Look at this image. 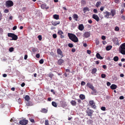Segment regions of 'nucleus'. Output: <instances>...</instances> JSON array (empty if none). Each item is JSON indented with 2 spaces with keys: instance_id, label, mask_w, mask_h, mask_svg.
Segmentation results:
<instances>
[{
  "instance_id": "55",
  "label": "nucleus",
  "mask_w": 125,
  "mask_h": 125,
  "mask_svg": "<svg viewBox=\"0 0 125 125\" xmlns=\"http://www.w3.org/2000/svg\"><path fill=\"white\" fill-rule=\"evenodd\" d=\"M123 20H125V16L124 15H122L121 16Z\"/></svg>"
},
{
  "instance_id": "13",
  "label": "nucleus",
  "mask_w": 125,
  "mask_h": 125,
  "mask_svg": "<svg viewBox=\"0 0 125 125\" xmlns=\"http://www.w3.org/2000/svg\"><path fill=\"white\" fill-rule=\"evenodd\" d=\"M41 7L43 9H47L49 8V7L47 6L45 4H42L41 5Z\"/></svg>"
},
{
  "instance_id": "27",
  "label": "nucleus",
  "mask_w": 125,
  "mask_h": 125,
  "mask_svg": "<svg viewBox=\"0 0 125 125\" xmlns=\"http://www.w3.org/2000/svg\"><path fill=\"white\" fill-rule=\"evenodd\" d=\"M47 110L43 108L41 110V112L44 113H46L47 112Z\"/></svg>"
},
{
  "instance_id": "49",
  "label": "nucleus",
  "mask_w": 125,
  "mask_h": 125,
  "mask_svg": "<svg viewBox=\"0 0 125 125\" xmlns=\"http://www.w3.org/2000/svg\"><path fill=\"white\" fill-rule=\"evenodd\" d=\"M93 11L95 13H97V10L96 9H94V10Z\"/></svg>"
},
{
  "instance_id": "6",
  "label": "nucleus",
  "mask_w": 125,
  "mask_h": 125,
  "mask_svg": "<svg viewBox=\"0 0 125 125\" xmlns=\"http://www.w3.org/2000/svg\"><path fill=\"white\" fill-rule=\"evenodd\" d=\"M28 122V121L27 120L25 119H23L20 121V123L21 125H26L27 124Z\"/></svg>"
},
{
  "instance_id": "18",
  "label": "nucleus",
  "mask_w": 125,
  "mask_h": 125,
  "mask_svg": "<svg viewBox=\"0 0 125 125\" xmlns=\"http://www.w3.org/2000/svg\"><path fill=\"white\" fill-rule=\"evenodd\" d=\"M111 88L112 89L114 90L116 88L117 86L115 84H112L110 86Z\"/></svg>"
},
{
  "instance_id": "52",
  "label": "nucleus",
  "mask_w": 125,
  "mask_h": 125,
  "mask_svg": "<svg viewBox=\"0 0 125 125\" xmlns=\"http://www.w3.org/2000/svg\"><path fill=\"white\" fill-rule=\"evenodd\" d=\"M104 7H101L100 8V10L101 11H103V10H104Z\"/></svg>"
},
{
  "instance_id": "14",
  "label": "nucleus",
  "mask_w": 125,
  "mask_h": 125,
  "mask_svg": "<svg viewBox=\"0 0 125 125\" xmlns=\"http://www.w3.org/2000/svg\"><path fill=\"white\" fill-rule=\"evenodd\" d=\"M57 53L58 54L61 55L62 57H63L62 52L61 50L59 49H58L57 50Z\"/></svg>"
},
{
  "instance_id": "8",
  "label": "nucleus",
  "mask_w": 125,
  "mask_h": 125,
  "mask_svg": "<svg viewBox=\"0 0 125 125\" xmlns=\"http://www.w3.org/2000/svg\"><path fill=\"white\" fill-rule=\"evenodd\" d=\"M92 18L95 19L97 21H98L99 19L98 16L95 14H94L93 15Z\"/></svg>"
},
{
  "instance_id": "64",
  "label": "nucleus",
  "mask_w": 125,
  "mask_h": 125,
  "mask_svg": "<svg viewBox=\"0 0 125 125\" xmlns=\"http://www.w3.org/2000/svg\"><path fill=\"white\" fill-rule=\"evenodd\" d=\"M115 1L116 3H118L119 1V0H115Z\"/></svg>"
},
{
  "instance_id": "5",
  "label": "nucleus",
  "mask_w": 125,
  "mask_h": 125,
  "mask_svg": "<svg viewBox=\"0 0 125 125\" xmlns=\"http://www.w3.org/2000/svg\"><path fill=\"white\" fill-rule=\"evenodd\" d=\"M6 6L8 7H10L12 6L13 5V2L11 0H8L6 2Z\"/></svg>"
},
{
  "instance_id": "23",
  "label": "nucleus",
  "mask_w": 125,
  "mask_h": 125,
  "mask_svg": "<svg viewBox=\"0 0 125 125\" xmlns=\"http://www.w3.org/2000/svg\"><path fill=\"white\" fill-rule=\"evenodd\" d=\"M71 104L73 105V106H75L76 103V102L72 100V101L71 102Z\"/></svg>"
},
{
  "instance_id": "3",
  "label": "nucleus",
  "mask_w": 125,
  "mask_h": 125,
  "mask_svg": "<svg viewBox=\"0 0 125 125\" xmlns=\"http://www.w3.org/2000/svg\"><path fill=\"white\" fill-rule=\"evenodd\" d=\"M8 37L12 38V39H11V40H16L18 38L17 36L14 33H8Z\"/></svg>"
},
{
  "instance_id": "2",
  "label": "nucleus",
  "mask_w": 125,
  "mask_h": 125,
  "mask_svg": "<svg viewBox=\"0 0 125 125\" xmlns=\"http://www.w3.org/2000/svg\"><path fill=\"white\" fill-rule=\"evenodd\" d=\"M119 51L122 54L125 55V43L122 44L120 46Z\"/></svg>"
},
{
  "instance_id": "16",
  "label": "nucleus",
  "mask_w": 125,
  "mask_h": 125,
  "mask_svg": "<svg viewBox=\"0 0 125 125\" xmlns=\"http://www.w3.org/2000/svg\"><path fill=\"white\" fill-rule=\"evenodd\" d=\"M84 28L83 24H81L79 26V29L81 31H82L84 29Z\"/></svg>"
},
{
  "instance_id": "39",
  "label": "nucleus",
  "mask_w": 125,
  "mask_h": 125,
  "mask_svg": "<svg viewBox=\"0 0 125 125\" xmlns=\"http://www.w3.org/2000/svg\"><path fill=\"white\" fill-rule=\"evenodd\" d=\"M44 61L42 59H41L40 60L39 62L41 64H42L43 63Z\"/></svg>"
},
{
  "instance_id": "12",
  "label": "nucleus",
  "mask_w": 125,
  "mask_h": 125,
  "mask_svg": "<svg viewBox=\"0 0 125 125\" xmlns=\"http://www.w3.org/2000/svg\"><path fill=\"white\" fill-rule=\"evenodd\" d=\"M90 35V33L89 32H85L83 35V36L86 38L88 37Z\"/></svg>"
},
{
  "instance_id": "57",
  "label": "nucleus",
  "mask_w": 125,
  "mask_h": 125,
  "mask_svg": "<svg viewBox=\"0 0 125 125\" xmlns=\"http://www.w3.org/2000/svg\"><path fill=\"white\" fill-rule=\"evenodd\" d=\"M103 67L104 69H105L106 68V66L105 65H103Z\"/></svg>"
},
{
  "instance_id": "17",
  "label": "nucleus",
  "mask_w": 125,
  "mask_h": 125,
  "mask_svg": "<svg viewBox=\"0 0 125 125\" xmlns=\"http://www.w3.org/2000/svg\"><path fill=\"white\" fill-rule=\"evenodd\" d=\"M25 100L27 101H29L30 99V98L28 95H26L24 97Z\"/></svg>"
},
{
  "instance_id": "51",
  "label": "nucleus",
  "mask_w": 125,
  "mask_h": 125,
  "mask_svg": "<svg viewBox=\"0 0 125 125\" xmlns=\"http://www.w3.org/2000/svg\"><path fill=\"white\" fill-rule=\"evenodd\" d=\"M17 28V27L16 26H14L13 28V30H16Z\"/></svg>"
},
{
  "instance_id": "32",
  "label": "nucleus",
  "mask_w": 125,
  "mask_h": 125,
  "mask_svg": "<svg viewBox=\"0 0 125 125\" xmlns=\"http://www.w3.org/2000/svg\"><path fill=\"white\" fill-rule=\"evenodd\" d=\"M97 71V69L96 68H94L92 70V74H94Z\"/></svg>"
},
{
  "instance_id": "29",
  "label": "nucleus",
  "mask_w": 125,
  "mask_h": 125,
  "mask_svg": "<svg viewBox=\"0 0 125 125\" xmlns=\"http://www.w3.org/2000/svg\"><path fill=\"white\" fill-rule=\"evenodd\" d=\"M32 105V103L31 102H30L26 103V105L27 106H31Z\"/></svg>"
},
{
  "instance_id": "25",
  "label": "nucleus",
  "mask_w": 125,
  "mask_h": 125,
  "mask_svg": "<svg viewBox=\"0 0 125 125\" xmlns=\"http://www.w3.org/2000/svg\"><path fill=\"white\" fill-rule=\"evenodd\" d=\"M73 18L76 21L77 20V19L78 18V15L76 14H74L73 15Z\"/></svg>"
},
{
  "instance_id": "37",
  "label": "nucleus",
  "mask_w": 125,
  "mask_h": 125,
  "mask_svg": "<svg viewBox=\"0 0 125 125\" xmlns=\"http://www.w3.org/2000/svg\"><path fill=\"white\" fill-rule=\"evenodd\" d=\"M45 125H49L48 121L47 120H45Z\"/></svg>"
},
{
  "instance_id": "62",
  "label": "nucleus",
  "mask_w": 125,
  "mask_h": 125,
  "mask_svg": "<svg viewBox=\"0 0 125 125\" xmlns=\"http://www.w3.org/2000/svg\"><path fill=\"white\" fill-rule=\"evenodd\" d=\"M26 9V7H24L22 8V10L23 11H24Z\"/></svg>"
},
{
  "instance_id": "43",
  "label": "nucleus",
  "mask_w": 125,
  "mask_h": 125,
  "mask_svg": "<svg viewBox=\"0 0 125 125\" xmlns=\"http://www.w3.org/2000/svg\"><path fill=\"white\" fill-rule=\"evenodd\" d=\"M101 109L102 110L104 111L105 110V108L104 107H102L101 108Z\"/></svg>"
},
{
  "instance_id": "50",
  "label": "nucleus",
  "mask_w": 125,
  "mask_h": 125,
  "mask_svg": "<svg viewBox=\"0 0 125 125\" xmlns=\"http://www.w3.org/2000/svg\"><path fill=\"white\" fill-rule=\"evenodd\" d=\"M88 22L90 24L92 22V21L91 20H88Z\"/></svg>"
},
{
  "instance_id": "11",
  "label": "nucleus",
  "mask_w": 125,
  "mask_h": 125,
  "mask_svg": "<svg viewBox=\"0 0 125 125\" xmlns=\"http://www.w3.org/2000/svg\"><path fill=\"white\" fill-rule=\"evenodd\" d=\"M93 111L90 109L89 110L87 111V113L88 115L90 116H92L93 113Z\"/></svg>"
},
{
  "instance_id": "20",
  "label": "nucleus",
  "mask_w": 125,
  "mask_h": 125,
  "mask_svg": "<svg viewBox=\"0 0 125 125\" xmlns=\"http://www.w3.org/2000/svg\"><path fill=\"white\" fill-rule=\"evenodd\" d=\"M96 57L97 58L100 59H103V57L101 56L98 53L96 54Z\"/></svg>"
},
{
  "instance_id": "9",
  "label": "nucleus",
  "mask_w": 125,
  "mask_h": 125,
  "mask_svg": "<svg viewBox=\"0 0 125 125\" xmlns=\"http://www.w3.org/2000/svg\"><path fill=\"white\" fill-rule=\"evenodd\" d=\"M57 33L59 35H61L60 37L62 39L64 38V36L62 35L63 34V33L62 31L59 30L58 31Z\"/></svg>"
},
{
  "instance_id": "10",
  "label": "nucleus",
  "mask_w": 125,
  "mask_h": 125,
  "mask_svg": "<svg viewBox=\"0 0 125 125\" xmlns=\"http://www.w3.org/2000/svg\"><path fill=\"white\" fill-rule=\"evenodd\" d=\"M87 85L88 87L91 89L93 91H95V90L94 89V87L92 85L88 83L87 84Z\"/></svg>"
},
{
  "instance_id": "54",
  "label": "nucleus",
  "mask_w": 125,
  "mask_h": 125,
  "mask_svg": "<svg viewBox=\"0 0 125 125\" xmlns=\"http://www.w3.org/2000/svg\"><path fill=\"white\" fill-rule=\"evenodd\" d=\"M87 52L89 54H90L91 53V52L90 51L88 50L87 51Z\"/></svg>"
},
{
  "instance_id": "4",
  "label": "nucleus",
  "mask_w": 125,
  "mask_h": 125,
  "mask_svg": "<svg viewBox=\"0 0 125 125\" xmlns=\"http://www.w3.org/2000/svg\"><path fill=\"white\" fill-rule=\"evenodd\" d=\"M103 13L104 15V17L107 19H109L110 18L109 16L111 15V13H110L107 11H105L103 12Z\"/></svg>"
},
{
  "instance_id": "21",
  "label": "nucleus",
  "mask_w": 125,
  "mask_h": 125,
  "mask_svg": "<svg viewBox=\"0 0 125 125\" xmlns=\"http://www.w3.org/2000/svg\"><path fill=\"white\" fill-rule=\"evenodd\" d=\"M64 61L62 59H60L58 60V63L59 65H61L63 62Z\"/></svg>"
},
{
  "instance_id": "44",
  "label": "nucleus",
  "mask_w": 125,
  "mask_h": 125,
  "mask_svg": "<svg viewBox=\"0 0 125 125\" xmlns=\"http://www.w3.org/2000/svg\"><path fill=\"white\" fill-rule=\"evenodd\" d=\"M52 36H53V37L55 39L57 37V35H56L55 34H53L52 35Z\"/></svg>"
},
{
  "instance_id": "36",
  "label": "nucleus",
  "mask_w": 125,
  "mask_h": 125,
  "mask_svg": "<svg viewBox=\"0 0 125 125\" xmlns=\"http://www.w3.org/2000/svg\"><path fill=\"white\" fill-rule=\"evenodd\" d=\"M14 48L12 47H11L9 48V50L10 52H11L13 51Z\"/></svg>"
},
{
  "instance_id": "7",
  "label": "nucleus",
  "mask_w": 125,
  "mask_h": 125,
  "mask_svg": "<svg viewBox=\"0 0 125 125\" xmlns=\"http://www.w3.org/2000/svg\"><path fill=\"white\" fill-rule=\"evenodd\" d=\"M89 103L91 107L94 108L96 107V106L95 105V103L93 100H91L89 101Z\"/></svg>"
},
{
  "instance_id": "42",
  "label": "nucleus",
  "mask_w": 125,
  "mask_h": 125,
  "mask_svg": "<svg viewBox=\"0 0 125 125\" xmlns=\"http://www.w3.org/2000/svg\"><path fill=\"white\" fill-rule=\"evenodd\" d=\"M95 42L96 44L97 45L99 43V41L98 39H96L95 41Z\"/></svg>"
},
{
  "instance_id": "38",
  "label": "nucleus",
  "mask_w": 125,
  "mask_h": 125,
  "mask_svg": "<svg viewBox=\"0 0 125 125\" xmlns=\"http://www.w3.org/2000/svg\"><path fill=\"white\" fill-rule=\"evenodd\" d=\"M101 76L102 78H104L105 77L106 75L104 74H101Z\"/></svg>"
},
{
  "instance_id": "22",
  "label": "nucleus",
  "mask_w": 125,
  "mask_h": 125,
  "mask_svg": "<svg viewBox=\"0 0 125 125\" xmlns=\"http://www.w3.org/2000/svg\"><path fill=\"white\" fill-rule=\"evenodd\" d=\"M54 18L56 20H58L59 19V16L57 14H55L53 15Z\"/></svg>"
},
{
  "instance_id": "19",
  "label": "nucleus",
  "mask_w": 125,
  "mask_h": 125,
  "mask_svg": "<svg viewBox=\"0 0 125 125\" xmlns=\"http://www.w3.org/2000/svg\"><path fill=\"white\" fill-rule=\"evenodd\" d=\"M115 11L114 10H111V14L112 17L114 16L115 14Z\"/></svg>"
},
{
  "instance_id": "47",
  "label": "nucleus",
  "mask_w": 125,
  "mask_h": 125,
  "mask_svg": "<svg viewBox=\"0 0 125 125\" xmlns=\"http://www.w3.org/2000/svg\"><path fill=\"white\" fill-rule=\"evenodd\" d=\"M85 84V83L83 81H82L81 83V85H84Z\"/></svg>"
},
{
  "instance_id": "34",
  "label": "nucleus",
  "mask_w": 125,
  "mask_h": 125,
  "mask_svg": "<svg viewBox=\"0 0 125 125\" xmlns=\"http://www.w3.org/2000/svg\"><path fill=\"white\" fill-rule=\"evenodd\" d=\"M119 28L117 26H116L115 27V31H117L119 30Z\"/></svg>"
},
{
  "instance_id": "35",
  "label": "nucleus",
  "mask_w": 125,
  "mask_h": 125,
  "mask_svg": "<svg viewBox=\"0 0 125 125\" xmlns=\"http://www.w3.org/2000/svg\"><path fill=\"white\" fill-rule=\"evenodd\" d=\"M83 10L85 12L87 11H89V9L87 7H85L84 8Z\"/></svg>"
},
{
  "instance_id": "31",
  "label": "nucleus",
  "mask_w": 125,
  "mask_h": 125,
  "mask_svg": "<svg viewBox=\"0 0 125 125\" xmlns=\"http://www.w3.org/2000/svg\"><path fill=\"white\" fill-rule=\"evenodd\" d=\"M101 4V2L98 1L97 2L96 4V6L97 7H98Z\"/></svg>"
},
{
  "instance_id": "53",
  "label": "nucleus",
  "mask_w": 125,
  "mask_h": 125,
  "mask_svg": "<svg viewBox=\"0 0 125 125\" xmlns=\"http://www.w3.org/2000/svg\"><path fill=\"white\" fill-rule=\"evenodd\" d=\"M107 85L108 86H109L111 85V83L110 82H108L107 83Z\"/></svg>"
},
{
  "instance_id": "28",
  "label": "nucleus",
  "mask_w": 125,
  "mask_h": 125,
  "mask_svg": "<svg viewBox=\"0 0 125 125\" xmlns=\"http://www.w3.org/2000/svg\"><path fill=\"white\" fill-rule=\"evenodd\" d=\"M113 59L114 61L116 62L118 60V58L117 56H115L114 57Z\"/></svg>"
},
{
  "instance_id": "24",
  "label": "nucleus",
  "mask_w": 125,
  "mask_h": 125,
  "mask_svg": "<svg viewBox=\"0 0 125 125\" xmlns=\"http://www.w3.org/2000/svg\"><path fill=\"white\" fill-rule=\"evenodd\" d=\"M79 96L80 99L82 100L84 99L85 98V96L83 94L80 95Z\"/></svg>"
},
{
  "instance_id": "33",
  "label": "nucleus",
  "mask_w": 125,
  "mask_h": 125,
  "mask_svg": "<svg viewBox=\"0 0 125 125\" xmlns=\"http://www.w3.org/2000/svg\"><path fill=\"white\" fill-rule=\"evenodd\" d=\"M52 105L54 107H56L57 106L56 104V103L54 102H52Z\"/></svg>"
},
{
  "instance_id": "63",
  "label": "nucleus",
  "mask_w": 125,
  "mask_h": 125,
  "mask_svg": "<svg viewBox=\"0 0 125 125\" xmlns=\"http://www.w3.org/2000/svg\"><path fill=\"white\" fill-rule=\"evenodd\" d=\"M15 89L14 87H12L11 89V90L13 91H14L15 90Z\"/></svg>"
},
{
  "instance_id": "46",
  "label": "nucleus",
  "mask_w": 125,
  "mask_h": 125,
  "mask_svg": "<svg viewBox=\"0 0 125 125\" xmlns=\"http://www.w3.org/2000/svg\"><path fill=\"white\" fill-rule=\"evenodd\" d=\"M102 39L103 40H105L106 39V37L104 36H103L102 37Z\"/></svg>"
},
{
  "instance_id": "40",
  "label": "nucleus",
  "mask_w": 125,
  "mask_h": 125,
  "mask_svg": "<svg viewBox=\"0 0 125 125\" xmlns=\"http://www.w3.org/2000/svg\"><path fill=\"white\" fill-rule=\"evenodd\" d=\"M68 46L71 48H72L73 47V45L72 43H69L68 44Z\"/></svg>"
},
{
  "instance_id": "60",
  "label": "nucleus",
  "mask_w": 125,
  "mask_h": 125,
  "mask_svg": "<svg viewBox=\"0 0 125 125\" xmlns=\"http://www.w3.org/2000/svg\"><path fill=\"white\" fill-rule=\"evenodd\" d=\"M75 50L74 49H72V51L73 52H74L75 51Z\"/></svg>"
},
{
  "instance_id": "26",
  "label": "nucleus",
  "mask_w": 125,
  "mask_h": 125,
  "mask_svg": "<svg viewBox=\"0 0 125 125\" xmlns=\"http://www.w3.org/2000/svg\"><path fill=\"white\" fill-rule=\"evenodd\" d=\"M112 48V46L111 45H109L107 46L106 49L107 50H110Z\"/></svg>"
},
{
  "instance_id": "48",
  "label": "nucleus",
  "mask_w": 125,
  "mask_h": 125,
  "mask_svg": "<svg viewBox=\"0 0 125 125\" xmlns=\"http://www.w3.org/2000/svg\"><path fill=\"white\" fill-rule=\"evenodd\" d=\"M4 12L5 13H7L9 12V10L7 9H5L4 10Z\"/></svg>"
},
{
  "instance_id": "61",
  "label": "nucleus",
  "mask_w": 125,
  "mask_h": 125,
  "mask_svg": "<svg viewBox=\"0 0 125 125\" xmlns=\"http://www.w3.org/2000/svg\"><path fill=\"white\" fill-rule=\"evenodd\" d=\"M124 75L123 74H120V76L121 77H123L124 76Z\"/></svg>"
},
{
  "instance_id": "1",
  "label": "nucleus",
  "mask_w": 125,
  "mask_h": 125,
  "mask_svg": "<svg viewBox=\"0 0 125 125\" xmlns=\"http://www.w3.org/2000/svg\"><path fill=\"white\" fill-rule=\"evenodd\" d=\"M68 35L69 38L72 41L75 42H77L78 41L77 38L74 34L69 33Z\"/></svg>"
},
{
  "instance_id": "30",
  "label": "nucleus",
  "mask_w": 125,
  "mask_h": 125,
  "mask_svg": "<svg viewBox=\"0 0 125 125\" xmlns=\"http://www.w3.org/2000/svg\"><path fill=\"white\" fill-rule=\"evenodd\" d=\"M32 51L33 52H35L38 51V49L36 48H33L32 49Z\"/></svg>"
},
{
  "instance_id": "56",
  "label": "nucleus",
  "mask_w": 125,
  "mask_h": 125,
  "mask_svg": "<svg viewBox=\"0 0 125 125\" xmlns=\"http://www.w3.org/2000/svg\"><path fill=\"white\" fill-rule=\"evenodd\" d=\"M124 98V97L123 96H121L120 97L119 99H123Z\"/></svg>"
},
{
  "instance_id": "58",
  "label": "nucleus",
  "mask_w": 125,
  "mask_h": 125,
  "mask_svg": "<svg viewBox=\"0 0 125 125\" xmlns=\"http://www.w3.org/2000/svg\"><path fill=\"white\" fill-rule=\"evenodd\" d=\"M27 57H28V56H27V55H25V56H24V59L25 60L26 59H27Z\"/></svg>"
},
{
  "instance_id": "15",
  "label": "nucleus",
  "mask_w": 125,
  "mask_h": 125,
  "mask_svg": "<svg viewBox=\"0 0 125 125\" xmlns=\"http://www.w3.org/2000/svg\"><path fill=\"white\" fill-rule=\"evenodd\" d=\"M60 23V21H55L52 22V24L54 26H55L57 24H59Z\"/></svg>"
},
{
  "instance_id": "59",
  "label": "nucleus",
  "mask_w": 125,
  "mask_h": 125,
  "mask_svg": "<svg viewBox=\"0 0 125 125\" xmlns=\"http://www.w3.org/2000/svg\"><path fill=\"white\" fill-rule=\"evenodd\" d=\"M25 85V83H23L21 84V86L22 87H23Z\"/></svg>"
},
{
  "instance_id": "41",
  "label": "nucleus",
  "mask_w": 125,
  "mask_h": 125,
  "mask_svg": "<svg viewBox=\"0 0 125 125\" xmlns=\"http://www.w3.org/2000/svg\"><path fill=\"white\" fill-rule=\"evenodd\" d=\"M38 38L39 40L41 41L42 40V36L41 35H39L38 36Z\"/></svg>"
},
{
  "instance_id": "45",
  "label": "nucleus",
  "mask_w": 125,
  "mask_h": 125,
  "mask_svg": "<svg viewBox=\"0 0 125 125\" xmlns=\"http://www.w3.org/2000/svg\"><path fill=\"white\" fill-rule=\"evenodd\" d=\"M40 56V54L39 53L36 54V57L37 58H39Z\"/></svg>"
}]
</instances>
